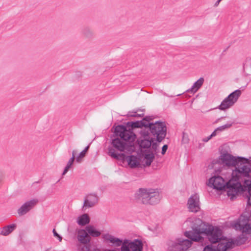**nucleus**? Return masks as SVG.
<instances>
[{"instance_id":"obj_16","label":"nucleus","mask_w":251,"mask_h":251,"mask_svg":"<svg viewBox=\"0 0 251 251\" xmlns=\"http://www.w3.org/2000/svg\"><path fill=\"white\" fill-rule=\"evenodd\" d=\"M112 145L117 150L123 151L126 148V143L121 138H115L112 141Z\"/></svg>"},{"instance_id":"obj_44","label":"nucleus","mask_w":251,"mask_h":251,"mask_svg":"<svg viewBox=\"0 0 251 251\" xmlns=\"http://www.w3.org/2000/svg\"><path fill=\"white\" fill-rule=\"evenodd\" d=\"M182 141L183 142H185V141H184V135L183 136V138H182Z\"/></svg>"},{"instance_id":"obj_43","label":"nucleus","mask_w":251,"mask_h":251,"mask_svg":"<svg viewBox=\"0 0 251 251\" xmlns=\"http://www.w3.org/2000/svg\"><path fill=\"white\" fill-rule=\"evenodd\" d=\"M100 251V250H99V249H94V250H93L92 251Z\"/></svg>"},{"instance_id":"obj_34","label":"nucleus","mask_w":251,"mask_h":251,"mask_svg":"<svg viewBox=\"0 0 251 251\" xmlns=\"http://www.w3.org/2000/svg\"><path fill=\"white\" fill-rule=\"evenodd\" d=\"M219 131L218 130V129L217 128L215 129V130L211 134V135H210V136L212 138L213 137L215 136L217 134V133Z\"/></svg>"},{"instance_id":"obj_38","label":"nucleus","mask_w":251,"mask_h":251,"mask_svg":"<svg viewBox=\"0 0 251 251\" xmlns=\"http://www.w3.org/2000/svg\"><path fill=\"white\" fill-rule=\"evenodd\" d=\"M222 0H217V1L214 3V6L215 7H217L219 5L220 2L222 1Z\"/></svg>"},{"instance_id":"obj_39","label":"nucleus","mask_w":251,"mask_h":251,"mask_svg":"<svg viewBox=\"0 0 251 251\" xmlns=\"http://www.w3.org/2000/svg\"><path fill=\"white\" fill-rule=\"evenodd\" d=\"M89 148V146H88L87 147H86L84 150L82 151H83L84 153H85L86 154V152H87L88 149Z\"/></svg>"},{"instance_id":"obj_1","label":"nucleus","mask_w":251,"mask_h":251,"mask_svg":"<svg viewBox=\"0 0 251 251\" xmlns=\"http://www.w3.org/2000/svg\"><path fill=\"white\" fill-rule=\"evenodd\" d=\"M185 223L190 226L192 230L186 231L184 235L193 241H201L202 239L201 234L206 235L212 243H219L223 240L228 241L225 238L223 239L222 231L219 227L210 225H205L199 218H190Z\"/></svg>"},{"instance_id":"obj_15","label":"nucleus","mask_w":251,"mask_h":251,"mask_svg":"<svg viewBox=\"0 0 251 251\" xmlns=\"http://www.w3.org/2000/svg\"><path fill=\"white\" fill-rule=\"evenodd\" d=\"M77 239L82 244H88L90 241V235L86 230L79 229L77 231Z\"/></svg>"},{"instance_id":"obj_25","label":"nucleus","mask_w":251,"mask_h":251,"mask_svg":"<svg viewBox=\"0 0 251 251\" xmlns=\"http://www.w3.org/2000/svg\"><path fill=\"white\" fill-rule=\"evenodd\" d=\"M86 230L88 234L93 237H98L100 235V232L97 230L93 226H86Z\"/></svg>"},{"instance_id":"obj_23","label":"nucleus","mask_w":251,"mask_h":251,"mask_svg":"<svg viewBox=\"0 0 251 251\" xmlns=\"http://www.w3.org/2000/svg\"><path fill=\"white\" fill-rule=\"evenodd\" d=\"M234 104L232 103L230 100L226 97L222 101L221 104L219 105V109L225 110L230 108Z\"/></svg>"},{"instance_id":"obj_28","label":"nucleus","mask_w":251,"mask_h":251,"mask_svg":"<svg viewBox=\"0 0 251 251\" xmlns=\"http://www.w3.org/2000/svg\"><path fill=\"white\" fill-rule=\"evenodd\" d=\"M108 153L109 155L115 159H119L120 157L124 155L123 153H116L114 149L112 148H109Z\"/></svg>"},{"instance_id":"obj_9","label":"nucleus","mask_w":251,"mask_h":251,"mask_svg":"<svg viewBox=\"0 0 251 251\" xmlns=\"http://www.w3.org/2000/svg\"><path fill=\"white\" fill-rule=\"evenodd\" d=\"M128 124H130L132 128L141 127L143 126L147 127L152 134L154 135L157 134V126H156L157 122L153 124L145 120H143L141 122L137 121L131 123H128Z\"/></svg>"},{"instance_id":"obj_30","label":"nucleus","mask_w":251,"mask_h":251,"mask_svg":"<svg viewBox=\"0 0 251 251\" xmlns=\"http://www.w3.org/2000/svg\"><path fill=\"white\" fill-rule=\"evenodd\" d=\"M151 146V142L149 140H143L141 141L140 146L143 148H148Z\"/></svg>"},{"instance_id":"obj_12","label":"nucleus","mask_w":251,"mask_h":251,"mask_svg":"<svg viewBox=\"0 0 251 251\" xmlns=\"http://www.w3.org/2000/svg\"><path fill=\"white\" fill-rule=\"evenodd\" d=\"M239 180L241 185L240 191H248L249 194L248 196V203L251 205V180L246 179L244 177Z\"/></svg>"},{"instance_id":"obj_46","label":"nucleus","mask_w":251,"mask_h":251,"mask_svg":"<svg viewBox=\"0 0 251 251\" xmlns=\"http://www.w3.org/2000/svg\"><path fill=\"white\" fill-rule=\"evenodd\" d=\"M167 96L168 97H173L172 96H168V95H167Z\"/></svg>"},{"instance_id":"obj_45","label":"nucleus","mask_w":251,"mask_h":251,"mask_svg":"<svg viewBox=\"0 0 251 251\" xmlns=\"http://www.w3.org/2000/svg\"><path fill=\"white\" fill-rule=\"evenodd\" d=\"M181 95H182V94H177V95H176V96H180Z\"/></svg>"},{"instance_id":"obj_40","label":"nucleus","mask_w":251,"mask_h":251,"mask_svg":"<svg viewBox=\"0 0 251 251\" xmlns=\"http://www.w3.org/2000/svg\"><path fill=\"white\" fill-rule=\"evenodd\" d=\"M103 251H119L115 250H105Z\"/></svg>"},{"instance_id":"obj_7","label":"nucleus","mask_w":251,"mask_h":251,"mask_svg":"<svg viewBox=\"0 0 251 251\" xmlns=\"http://www.w3.org/2000/svg\"><path fill=\"white\" fill-rule=\"evenodd\" d=\"M189 239L190 238H188ZM192 241L189 239H184L178 238L176 239V242H171L169 244V249L171 251H186L192 245Z\"/></svg>"},{"instance_id":"obj_11","label":"nucleus","mask_w":251,"mask_h":251,"mask_svg":"<svg viewBox=\"0 0 251 251\" xmlns=\"http://www.w3.org/2000/svg\"><path fill=\"white\" fill-rule=\"evenodd\" d=\"M38 202L37 199H32L24 203L17 210L20 216L26 214L32 209Z\"/></svg>"},{"instance_id":"obj_41","label":"nucleus","mask_w":251,"mask_h":251,"mask_svg":"<svg viewBox=\"0 0 251 251\" xmlns=\"http://www.w3.org/2000/svg\"><path fill=\"white\" fill-rule=\"evenodd\" d=\"M223 118H224V117H221V118H220L218 119L216 121V122H216V123L218 122L219 121H220V120H221L222 119H223Z\"/></svg>"},{"instance_id":"obj_26","label":"nucleus","mask_w":251,"mask_h":251,"mask_svg":"<svg viewBox=\"0 0 251 251\" xmlns=\"http://www.w3.org/2000/svg\"><path fill=\"white\" fill-rule=\"evenodd\" d=\"M153 155L152 154H147L143 158V163L144 166H150L153 160Z\"/></svg>"},{"instance_id":"obj_13","label":"nucleus","mask_w":251,"mask_h":251,"mask_svg":"<svg viewBox=\"0 0 251 251\" xmlns=\"http://www.w3.org/2000/svg\"><path fill=\"white\" fill-rule=\"evenodd\" d=\"M99 201V198L95 194H90L87 195L84 199L83 207L87 208L95 206Z\"/></svg>"},{"instance_id":"obj_18","label":"nucleus","mask_w":251,"mask_h":251,"mask_svg":"<svg viewBox=\"0 0 251 251\" xmlns=\"http://www.w3.org/2000/svg\"><path fill=\"white\" fill-rule=\"evenodd\" d=\"M204 78L203 77L200 78L197 81H196L192 86L189 89L187 92H190L192 94H194L197 92L198 90L201 87L204 82Z\"/></svg>"},{"instance_id":"obj_27","label":"nucleus","mask_w":251,"mask_h":251,"mask_svg":"<svg viewBox=\"0 0 251 251\" xmlns=\"http://www.w3.org/2000/svg\"><path fill=\"white\" fill-rule=\"evenodd\" d=\"M82 33L83 35L87 38L92 37L94 35L93 31L89 27H85L83 28L82 31Z\"/></svg>"},{"instance_id":"obj_29","label":"nucleus","mask_w":251,"mask_h":251,"mask_svg":"<svg viewBox=\"0 0 251 251\" xmlns=\"http://www.w3.org/2000/svg\"><path fill=\"white\" fill-rule=\"evenodd\" d=\"M232 122H229L224 125H223L221 126L217 127V129H218L219 132L222 131L232 126Z\"/></svg>"},{"instance_id":"obj_24","label":"nucleus","mask_w":251,"mask_h":251,"mask_svg":"<svg viewBox=\"0 0 251 251\" xmlns=\"http://www.w3.org/2000/svg\"><path fill=\"white\" fill-rule=\"evenodd\" d=\"M75 151H72V156L67 162V165L62 173V176H64L68 172V171L69 170V169L72 166L75 159Z\"/></svg>"},{"instance_id":"obj_3","label":"nucleus","mask_w":251,"mask_h":251,"mask_svg":"<svg viewBox=\"0 0 251 251\" xmlns=\"http://www.w3.org/2000/svg\"><path fill=\"white\" fill-rule=\"evenodd\" d=\"M239 180L233 178L228 181L226 182L221 176H213L209 178L208 185L213 189L222 190L226 188L228 189L227 195L231 196V198L235 196L240 191L241 188V185Z\"/></svg>"},{"instance_id":"obj_17","label":"nucleus","mask_w":251,"mask_h":251,"mask_svg":"<svg viewBox=\"0 0 251 251\" xmlns=\"http://www.w3.org/2000/svg\"><path fill=\"white\" fill-rule=\"evenodd\" d=\"M103 238L105 240L109 242L117 247L122 246L123 242L119 238L115 237L114 236L109 234H105L103 235Z\"/></svg>"},{"instance_id":"obj_10","label":"nucleus","mask_w":251,"mask_h":251,"mask_svg":"<svg viewBox=\"0 0 251 251\" xmlns=\"http://www.w3.org/2000/svg\"><path fill=\"white\" fill-rule=\"evenodd\" d=\"M188 208L190 211L197 212L200 210V198L197 194L191 196L187 201Z\"/></svg>"},{"instance_id":"obj_37","label":"nucleus","mask_w":251,"mask_h":251,"mask_svg":"<svg viewBox=\"0 0 251 251\" xmlns=\"http://www.w3.org/2000/svg\"><path fill=\"white\" fill-rule=\"evenodd\" d=\"M52 232H53V235L55 237H59V235L57 233V232L56 231V230L54 229H53Z\"/></svg>"},{"instance_id":"obj_35","label":"nucleus","mask_w":251,"mask_h":251,"mask_svg":"<svg viewBox=\"0 0 251 251\" xmlns=\"http://www.w3.org/2000/svg\"><path fill=\"white\" fill-rule=\"evenodd\" d=\"M4 177V175L2 173H0V185L1 184Z\"/></svg>"},{"instance_id":"obj_8","label":"nucleus","mask_w":251,"mask_h":251,"mask_svg":"<svg viewBox=\"0 0 251 251\" xmlns=\"http://www.w3.org/2000/svg\"><path fill=\"white\" fill-rule=\"evenodd\" d=\"M115 132L124 141H132L134 140L135 134L132 131L127 130L124 126H117L115 128Z\"/></svg>"},{"instance_id":"obj_14","label":"nucleus","mask_w":251,"mask_h":251,"mask_svg":"<svg viewBox=\"0 0 251 251\" xmlns=\"http://www.w3.org/2000/svg\"><path fill=\"white\" fill-rule=\"evenodd\" d=\"M167 134V126L165 122L158 121V143L165 138Z\"/></svg>"},{"instance_id":"obj_5","label":"nucleus","mask_w":251,"mask_h":251,"mask_svg":"<svg viewBox=\"0 0 251 251\" xmlns=\"http://www.w3.org/2000/svg\"><path fill=\"white\" fill-rule=\"evenodd\" d=\"M234 247L233 241L223 240L219 242L217 247L211 245L206 246L203 251H228Z\"/></svg>"},{"instance_id":"obj_22","label":"nucleus","mask_w":251,"mask_h":251,"mask_svg":"<svg viewBox=\"0 0 251 251\" xmlns=\"http://www.w3.org/2000/svg\"><path fill=\"white\" fill-rule=\"evenodd\" d=\"M241 95V91L239 89L236 90L230 93L227 97L229 99L232 103L234 104L237 101Z\"/></svg>"},{"instance_id":"obj_20","label":"nucleus","mask_w":251,"mask_h":251,"mask_svg":"<svg viewBox=\"0 0 251 251\" xmlns=\"http://www.w3.org/2000/svg\"><path fill=\"white\" fill-rule=\"evenodd\" d=\"M126 161L128 165L132 168L137 167L140 165V161L138 158L134 155L127 156Z\"/></svg>"},{"instance_id":"obj_32","label":"nucleus","mask_w":251,"mask_h":251,"mask_svg":"<svg viewBox=\"0 0 251 251\" xmlns=\"http://www.w3.org/2000/svg\"><path fill=\"white\" fill-rule=\"evenodd\" d=\"M79 250L80 251H90L89 246L88 244H83V245H80L79 247Z\"/></svg>"},{"instance_id":"obj_6","label":"nucleus","mask_w":251,"mask_h":251,"mask_svg":"<svg viewBox=\"0 0 251 251\" xmlns=\"http://www.w3.org/2000/svg\"><path fill=\"white\" fill-rule=\"evenodd\" d=\"M143 243L141 240L135 239L133 241L126 239L121 248V251H142Z\"/></svg>"},{"instance_id":"obj_33","label":"nucleus","mask_w":251,"mask_h":251,"mask_svg":"<svg viewBox=\"0 0 251 251\" xmlns=\"http://www.w3.org/2000/svg\"><path fill=\"white\" fill-rule=\"evenodd\" d=\"M168 148V146L167 145H164L162 147V150H161V154L162 155H164L166 153Z\"/></svg>"},{"instance_id":"obj_21","label":"nucleus","mask_w":251,"mask_h":251,"mask_svg":"<svg viewBox=\"0 0 251 251\" xmlns=\"http://www.w3.org/2000/svg\"><path fill=\"white\" fill-rule=\"evenodd\" d=\"M76 222L79 226H85L90 222L89 217L88 214H84L77 218Z\"/></svg>"},{"instance_id":"obj_31","label":"nucleus","mask_w":251,"mask_h":251,"mask_svg":"<svg viewBox=\"0 0 251 251\" xmlns=\"http://www.w3.org/2000/svg\"><path fill=\"white\" fill-rule=\"evenodd\" d=\"M85 155L86 153L82 151L76 157V162L78 163H80L82 161L83 158L85 157Z\"/></svg>"},{"instance_id":"obj_36","label":"nucleus","mask_w":251,"mask_h":251,"mask_svg":"<svg viewBox=\"0 0 251 251\" xmlns=\"http://www.w3.org/2000/svg\"><path fill=\"white\" fill-rule=\"evenodd\" d=\"M211 139V137L209 135L207 137L203 139L202 141L204 142H207Z\"/></svg>"},{"instance_id":"obj_2","label":"nucleus","mask_w":251,"mask_h":251,"mask_svg":"<svg viewBox=\"0 0 251 251\" xmlns=\"http://www.w3.org/2000/svg\"><path fill=\"white\" fill-rule=\"evenodd\" d=\"M220 159L223 163L226 166L235 167L232 175L233 178L238 180L248 174L250 171V166H251V160L244 157H236L227 153L222 154L220 156Z\"/></svg>"},{"instance_id":"obj_42","label":"nucleus","mask_w":251,"mask_h":251,"mask_svg":"<svg viewBox=\"0 0 251 251\" xmlns=\"http://www.w3.org/2000/svg\"><path fill=\"white\" fill-rule=\"evenodd\" d=\"M57 238H58V240L60 242L62 241V237H61L60 235Z\"/></svg>"},{"instance_id":"obj_4","label":"nucleus","mask_w":251,"mask_h":251,"mask_svg":"<svg viewBox=\"0 0 251 251\" xmlns=\"http://www.w3.org/2000/svg\"><path fill=\"white\" fill-rule=\"evenodd\" d=\"M136 201L145 205H154L157 202V189L140 188L134 194Z\"/></svg>"},{"instance_id":"obj_19","label":"nucleus","mask_w":251,"mask_h":251,"mask_svg":"<svg viewBox=\"0 0 251 251\" xmlns=\"http://www.w3.org/2000/svg\"><path fill=\"white\" fill-rule=\"evenodd\" d=\"M17 225L13 224L3 227L0 231V234L2 236H8L12 233L16 228Z\"/></svg>"}]
</instances>
